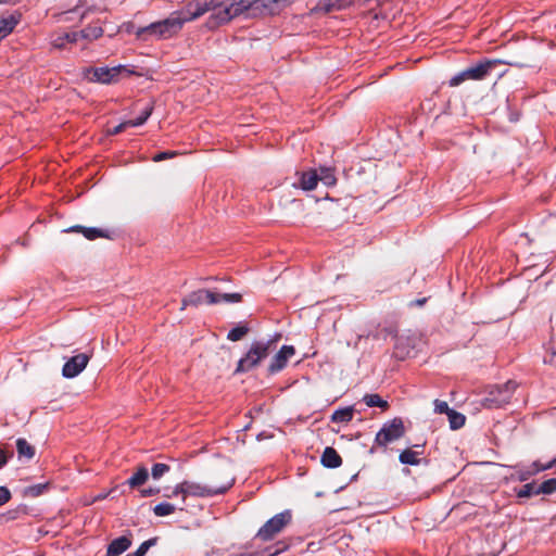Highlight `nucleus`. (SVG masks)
<instances>
[{"instance_id":"nucleus-1","label":"nucleus","mask_w":556,"mask_h":556,"mask_svg":"<svg viewBox=\"0 0 556 556\" xmlns=\"http://www.w3.org/2000/svg\"><path fill=\"white\" fill-rule=\"evenodd\" d=\"M255 0H192L182 10L188 22L208 14L206 27L215 29L253 7Z\"/></svg>"},{"instance_id":"nucleus-2","label":"nucleus","mask_w":556,"mask_h":556,"mask_svg":"<svg viewBox=\"0 0 556 556\" xmlns=\"http://www.w3.org/2000/svg\"><path fill=\"white\" fill-rule=\"evenodd\" d=\"M186 22L188 21L185 20V14H182L181 10L180 12L173 13L163 21L137 28L135 35L142 40L167 39L176 35Z\"/></svg>"},{"instance_id":"nucleus-3","label":"nucleus","mask_w":556,"mask_h":556,"mask_svg":"<svg viewBox=\"0 0 556 556\" xmlns=\"http://www.w3.org/2000/svg\"><path fill=\"white\" fill-rule=\"evenodd\" d=\"M233 482L235 479L230 473H226L225 479L219 484H201L193 481H182L174 488L170 496L181 494L184 502L188 496L210 497L225 493L232 486Z\"/></svg>"},{"instance_id":"nucleus-4","label":"nucleus","mask_w":556,"mask_h":556,"mask_svg":"<svg viewBox=\"0 0 556 556\" xmlns=\"http://www.w3.org/2000/svg\"><path fill=\"white\" fill-rule=\"evenodd\" d=\"M497 64H507L515 67H525L526 64L521 62H514V61H503L500 59L494 60H484L483 62L478 63L475 66L468 67L464 70L463 72L456 74L450 79V86L456 87L464 83L465 80H482L484 79L491 71L497 65Z\"/></svg>"},{"instance_id":"nucleus-5","label":"nucleus","mask_w":556,"mask_h":556,"mask_svg":"<svg viewBox=\"0 0 556 556\" xmlns=\"http://www.w3.org/2000/svg\"><path fill=\"white\" fill-rule=\"evenodd\" d=\"M240 293H216L211 290L200 289L191 292L181 301L180 309L184 311L188 306H199L202 304L238 303L241 302Z\"/></svg>"},{"instance_id":"nucleus-6","label":"nucleus","mask_w":556,"mask_h":556,"mask_svg":"<svg viewBox=\"0 0 556 556\" xmlns=\"http://www.w3.org/2000/svg\"><path fill=\"white\" fill-rule=\"evenodd\" d=\"M278 338L253 342L244 357L238 363L237 371H248L257 366L269 354L270 346Z\"/></svg>"},{"instance_id":"nucleus-7","label":"nucleus","mask_w":556,"mask_h":556,"mask_svg":"<svg viewBox=\"0 0 556 556\" xmlns=\"http://www.w3.org/2000/svg\"><path fill=\"white\" fill-rule=\"evenodd\" d=\"M291 519L292 516L290 510L279 513L266 521V523L258 530L256 536L263 541H270L291 522Z\"/></svg>"},{"instance_id":"nucleus-8","label":"nucleus","mask_w":556,"mask_h":556,"mask_svg":"<svg viewBox=\"0 0 556 556\" xmlns=\"http://www.w3.org/2000/svg\"><path fill=\"white\" fill-rule=\"evenodd\" d=\"M516 388L517 383L515 381H507L504 384L493 387L490 390L489 395L484 399L483 405L489 408H493L507 404Z\"/></svg>"},{"instance_id":"nucleus-9","label":"nucleus","mask_w":556,"mask_h":556,"mask_svg":"<svg viewBox=\"0 0 556 556\" xmlns=\"http://www.w3.org/2000/svg\"><path fill=\"white\" fill-rule=\"evenodd\" d=\"M405 428L401 418H394L386 422L380 431L376 434L375 443L386 447L389 443L394 442L404 435Z\"/></svg>"},{"instance_id":"nucleus-10","label":"nucleus","mask_w":556,"mask_h":556,"mask_svg":"<svg viewBox=\"0 0 556 556\" xmlns=\"http://www.w3.org/2000/svg\"><path fill=\"white\" fill-rule=\"evenodd\" d=\"M123 66L114 67H91L84 71V77L91 83L112 84L116 81Z\"/></svg>"},{"instance_id":"nucleus-11","label":"nucleus","mask_w":556,"mask_h":556,"mask_svg":"<svg viewBox=\"0 0 556 556\" xmlns=\"http://www.w3.org/2000/svg\"><path fill=\"white\" fill-rule=\"evenodd\" d=\"M90 356L86 353L77 354L71 357L63 366L62 375L65 378H75L78 376L88 365Z\"/></svg>"},{"instance_id":"nucleus-12","label":"nucleus","mask_w":556,"mask_h":556,"mask_svg":"<svg viewBox=\"0 0 556 556\" xmlns=\"http://www.w3.org/2000/svg\"><path fill=\"white\" fill-rule=\"evenodd\" d=\"M294 1L295 0H255L252 10H257L264 14H277ZM249 10H251V8Z\"/></svg>"},{"instance_id":"nucleus-13","label":"nucleus","mask_w":556,"mask_h":556,"mask_svg":"<svg viewBox=\"0 0 556 556\" xmlns=\"http://www.w3.org/2000/svg\"><path fill=\"white\" fill-rule=\"evenodd\" d=\"M295 354L292 345H283L279 352L273 357L268 370L270 374H276L283 369L288 361Z\"/></svg>"},{"instance_id":"nucleus-14","label":"nucleus","mask_w":556,"mask_h":556,"mask_svg":"<svg viewBox=\"0 0 556 556\" xmlns=\"http://www.w3.org/2000/svg\"><path fill=\"white\" fill-rule=\"evenodd\" d=\"M551 468H552V464L542 465L540 462H533L528 467L520 466V465L515 466L518 480H520V481H526L530 477H532L541 471L551 469Z\"/></svg>"},{"instance_id":"nucleus-15","label":"nucleus","mask_w":556,"mask_h":556,"mask_svg":"<svg viewBox=\"0 0 556 556\" xmlns=\"http://www.w3.org/2000/svg\"><path fill=\"white\" fill-rule=\"evenodd\" d=\"M131 545V540L127 536H119L113 540L108 547V556H119Z\"/></svg>"},{"instance_id":"nucleus-16","label":"nucleus","mask_w":556,"mask_h":556,"mask_svg":"<svg viewBox=\"0 0 556 556\" xmlns=\"http://www.w3.org/2000/svg\"><path fill=\"white\" fill-rule=\"evenodd\" d=\"M321 464L327 468H338L342 464V458L333 447H326L321 455Z\"/></svg>"},{"instance_id":"nucleus-17","label":"nucleus","mask_w":556,"mask_h":556,"mask_svg":"<svg viewBox=\"0 0 556 556\" xmlns=\"http://www.w3.org/2000/svg\"><path fill=\"white\" fill-rule=\"evenodd\" d=\"M79 38L77 31L56 34L52 37L51 43L54 48H64L67 42H76Z\"/></svg>"},{"instance_id":"nucleus-18","label":"nucleus","mask_w":556,"mask_h":556,"mask_svg":"<svg viewBox=\"0 0 556 556\" xmlns=\"http://www.w3.org/2000/svg\"><path fill=\"white\" fill-rule=\"evenodd\" d=\"M318 182V174L316 170H308L301 174L300 186L303 190H314Z\"/></svg>"},{"instance_id":"nucleus-19","label":"nucleus","mask_w":556,"mask_h":556,"mask_svg":"<svg viewBox=\"0 0 556 556\" xmlns=\"http://www.w3.org/2000/svg\"><path fill=\"white\" fill-rule=\"evenodd\" d=\"M17 23L18 20L13 15L0 20V41L13 31Z\"/></svg>"},{"instance_id":"nucleus-20","label":"nucleus","mask_w":556,"mask_h":556,"mask_svg":"<svg viewBox=\"0 0 556 556\" xmlns=\"http://www.w3.org/2000/svg\"><path fill=\"white\" fill-rule=\"evenodd\" d=\"M321 181L327 187H332L337 184L334 169L331 167H320L318 174V181Z\"/></svg>"},{"instance_id":"nucleus-21","label":"nucleus","mask_w":556,"mask_h":556,"mask_svg":"<svg viewBox=\"0 0 556 556\" xmlns=\"http://www.w3.org/2000/svg\"><path fill=\"white\" fill-rule=\"evenodd\" d=\"M73 231H80L88 240H94L97 238L108 237L106 233L100 228H86L83 226H75L72 228Z\"/></svg>"},{"instance_id":"nucleus-22","label":"nucleus","mask_w":556,"mask_h":556,"mask_svg":"<svg viewBox=\"0 0 556 556\" xmlns=\"http://www.w3.org/2000/svg\"><path fill=\"white\" fill-rule=\"evenodd\" d=\"M17 454L20 457L31 459L35 456V448L25 439L16 441Z\"/></svg>"},{"instance_id":"nucleus-23","label":"nucleus","mask_w":556,"mask_h":556,"mask_svg":"<svg viewBox=\"0 0 556 556\" xmlns=\"http://www.w3.org/2000/svg\"><path fill=\"white\" fill-rule=\"evenodd\" d=\"M419 454L417 451L407 448L400 454L399 458L402 464L416 466L420 463Z\"/></svg>"},{"instance_id":"nucleus-24","label":"nucleus","mask_w":556,"mask_h":556,"mask_svg":"<svg viewBox=\"0 0 556 556\" xmlns=\"http://www.w3.org/2000/svg\"><path fill=\"white\" fill-rule=\"evenodd\" d=\"M149 473L146 467H140L136 473L128 479V484L131 488L142 485L148 480Z\"/></svg>"},{"instance_id":"nucleus-25","label":"nucleus","mask_w":556,"mask_h":556,"mask_svg":"<svg viewBox=\"0 0 556 556\" xmlns=\"http://www.w3.org/2000/svg\"><path fill=\"white\" fill-rule=\"evenodd\" d=\"M363 401L368 407H380L382 409H387L389 407L388 402L381 399L378 394H366L364 395Z\"/></svg>"},{"instance_id":"nucleus-26","label":"nucleus","mask_w":556,"mask_h":556,"mask_svg":"<svg viewBox=\"0 0 556 556\" xmlns=\"http://www.w3.org/2000/svg\"><path fill=\"white\" fill-rule=\"evenodd\" d=\"M353 418V408L352 407H345L341 409H337L332 416L331 420L333 422H349Z\"/></svg>"},{"instance_id":"nucleus-27","label":"nucleus","mask_w":556,"mask_h":556,"mask_svg":"<svg viewBox=\"0 0 556 556\" xmlns=\"http://www.w3.org/2000/svg\"><path fill=\"white\" fill-rule=\"evenodd\" d=\"M78 34H79V38L83 37L88 40H94L102 36L103 29L100 26L92 25V26H87L85 29H83Z\"/></svg>"},{"instance_id":"nucleus-28","label":"nucleus","mask_w":556,"mask_h":556,"mask_svg":"<svg viewBox=\"0 0 556 556\" xmlns=\"http://www.w3.org/2000/svg\"><path fill=\"white\" fill-rule=\"evenodd\" d=\"M248 332H249V328L247 326L239 325V326L232 328L228 332L227 339L229 341L236 342V341L241 340Z\"/></svg>"},{"instance_id":"nucleus-29","label":"nucleus","mask_w":556,"mask_h":556,"mask_svg":"<svg viewBox=\"0 0 556 556\" xmlns=\"http://www.w3.org/2000/svg\"><path fill=\"white\" fill-rule=\"evenodd\" d=\"M450 426L452 429H459L465 425V416L456 410L452 409L447 415Z\"/></svg>"},{"instance_id":"nucleus-30","label":"nucleus","mask_w":556,"mask_h":556,"mask_svg":"<svg viewBox=\"0 0 556 556\" xmlns=\"http://www.w3.org/2000/svg\"><path fill=\"white\" fill-rule=\"evenodd\" d=\"M556 492V478H551L544 481L539 488L535 490V495L538 494H552Z\"/></svg>"},{"instance_id":"nucleus-31","label":"nucleus","mask_w":556,"mask_h":556,"mask_svg":"<svg viewBox=\"0 0 556 556\" xmlns=\"http://www.w3.org/2000/svg\"><path fill=\"white\" fill-rule=\"evenodd\" d=\"M176 507L170 503H160L153 508V513L159 517H164L173 514Z\"/></svg>"},{"instance_id":"nucleus-32","label":"nucleus","mask_w":556,"mask_h":556,"mask_svg":"<svg viewBox=\"0 0 556 556\" xmlns=\"http://www.w3.org/2000/svg\"><path fill=\"white\" fill-rule=\"evenodd\" d=\"M336 2V0H319L317 3V10L328 13L343 9V7H337Z\"/></svg>"},{"instance_id":"nucleus-33","label":"nucleus","mask_w":556,"mask_h":556,"mask_svg":"<svg viewBox=\"0 0 556 556\" xmlns=\"http://www.w3.org/2000/svg\"><path fill=\"white\" fill-rule=\"evenodd\" d=\"M152 110L153 108L151 105L147 106L140 116H138L136 119L128 121V124H130L131 127L143 125L152 114Z\"/></svg>"},{"instance_id":"nucleus-34","label":"nucleus","mask_w":556,"mask_h":556,"mask_svg":"<svg viewBox=\"0 0 556 556\" xmlns=\"http://www.w3.org/2000/svg\"><path fill=\"white\" fill-rule=\"evenodd\" d=\"M406 340L408 341L409 339L406 338ZM404 342H405V339L403 337H401L397 339L396 344H395V354H396V356H399L401 358L409 356V353H410V351L404 346Z\"/></svg>"},{"instance_id":"nucleus-35","label":"nucleus","mask_w":556,"mask_h":556,"mask_svg":"<svg viewBox=\"0 0 556 556\" xmlns=\"http://www.w3.org/2000/svg\"><path fill=\"white\" fill-rule=\"evenodd\" d=\"M156 543V538H153V539H149L147 541H144L143 543H141V545L137 548L136 552H134V554L131 556H144L147 554V552L149 551V548L153 545H155Z\"/></svg>"},{"instance_id":"nucleus-36","label":"nucleus","mask_w":556,"mask_h":556,"mask_svg":"<svg viewBox=\"0 0 556 556\" xmlns=\"http://www.w3.org/2000/svg\"><path fill=\"white\" fill-rule=\"evenodd\" d=\"M169 470V466L166 464L157 463L152 467V477L160 479L164 473Z\"/></svg>"},{"instance_id":"nucleus-37","label":"nucleus","mask_w":556,"mask_h":556,"mask_svg":"<svg viewBox=\"0 0 556 556\" xmlns=\"http://www.w3.org/2000/svg\"><path fill=\"white\" fill-rule=\"evenodd\" d=\"M535 488L533 483H527L525 484L519 491H518V497H530L531 495L535 494Z\"/></svg>"},{"instance_id":"nucleus-38","label":"nucleus","mask_w":556,"mask_h":556,"mask_svg":"<svg viewBox=\"0 0 556 556\" xmlns=\"http://www.w3.org/2000/svg\"><path fill=\"white\" fill-rule=\"evenodd\" d=\"M452 409L448 407V404L445 401L435 400L434 401V412L437 414H446L448 415Z\"/></svg>"},{"instance_id":"nucleus-39","label":"nucleus","mask_w":556,"mask_h":556,"mask_svg":"<svg viewBox=\"0 0 556 556\" xmlns=\"http://www.w3.org/2000/svg\"><path fill=\"white\" fill-rule=\"evenodd\" d=\"M127 127H131L130 124H128V121L123 122V123L118 124L117 126L109 129L108 134L111 136L118 135L122 131H124Z\"/></svg>"},{"instance_id":"nucleus-40","label":"nucleus","mask_w":556,"mask_h":556,"mask_svg":"<svg viewBox=\"0 0 556 556\" xmlns=\"http://www.w3.org/2000/svg\"><path fill=\"white\" fill-rule=\"evenodd\" d=\"M11 500V492L7 486H0V506H3Z\"/></svg>"},{"instance_id":"nucleus-41","label":"nucleus","mask_w":556,"mask_h":556,"mask_svg":"<svg viewBox=\"0 0 556 556\" xmlns=\"http://www.w3.org/2000/svg\"><path fill=\"white\" fill-rule=\"evenodd\" d=\"M175 154H176L175 152H161V153L154 155L152 160L154 162H161L165 159L173 157Z\"/></svg>"},{"instance_id":"nucleus-42","label":"nucleus","mask_w":556,"mask_h":556,"mask_svg":"<svg viewBox=\"0 0 556 556\" xmlns=\"http://www.w3.org/2000/svg\"><path fill=\"white\" fill-rule=\"evenodd\" d=\"M8 463V457L2 448H0V468Z\"/></svg>"},{"instance_id":"nucleus-43","label":"nucleus","mask_w":556,"mask_h":556,"mask_svg":"<svg viewBox=\"0 0 556 556\" xmlns=\"http://www.w3.org/2000/svg\"><path fill=\"white\" fill-rule=\"evenodd\" d=\"M337 2V7H343V8H346L348 5H350L353 0H336Z\"/></svg>"},{"instance_id":"nucleus-44","label":"nucleus","mask_w":556,"mask_h":556,"mask_svg":"<svg viewBox=\"0 0 556 556\" xmlns=\"http://www.w3.org/2000/svg\"><path fill=\"white\" fill-rule=\"evenodd\" d=\"M427 299L426 298H422V299H417L415 301H413L410 303V305H415V306H422L425 303H426Z\"/></svg>"},{"instance_id":"nucleus-45","label":"nucleus","mask_w":556,"mask_h":556,"mask_svg":"<svg viewBox=\"0 0 556 556\" xmlns=\"http://www.w3.org/2000/svg\"><path fill=\"white\" fill-rule=\"evenodd\" d=\"M141 493L143 496H150V495L154 494L155 491L153 489H147V490H142Z\"/></svg>"},{"instance_id":"nucleus-46","label":"nucleus","mask_w":556,"mask_h":556,"mask_svg":"<svg viewBox=\"0 0 556 556\" xmlns=\"http://www.w3.org/2000/svg\"><path fill=\"white\" fill-rule=\"evenodd\" d=\"M105 497H106V494L101 493V494H99L94 500H96V501H99V500H103V498H105Z\"/></svg>"},{"instance_id":"nucleus-47","label":"nucleus","mask_w":556,"mask_h":556,"mask_svg":"<svg viewBox=\"0 0 556 556\" xmlns=\"http://www.w3.org/2000/svg\"><path fill=\"white\" fill-rule=\"evenodd\" d=\"M548 464H552V467H553L556 464V457L553 460H551Z\"/></svg>"}]
</instances>
